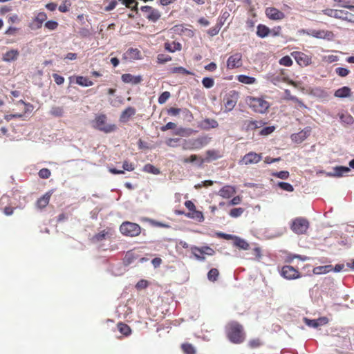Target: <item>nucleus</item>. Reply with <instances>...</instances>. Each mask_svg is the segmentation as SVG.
Segmentation results:
<instances>
[{
    "label": "nucleus",
    "instance_id": "9b49d317",
    "mask_svg": "<svg viewBox=\"0 0 354 354\" xmlns=\"http://www.w3.org/2000/svg\"><path fill=\"white\" fill-rule=\"evenodd\" d=\"M280 274L283 278L288 280L296 279L301 277L299 271L291 266H283L281 268Z\"/></svg>",
    "mask_w": 354,
    "mask_h": 354
},
{
    "label": "nucleus",
    "instance_id": "c756f323",
    "mask_svg": "<svg viewBox=\"0 0 354 354\" xmlns=\"http://www.w3.org/2000/svg\"><path fill=\"white\" fill-rule=\"evenodd\" d=\"M246 124V131H254L259 128H261L265 122L262 120H249L247 122Z\"/></svg>",
    "mask_w": 354,
    "mask_h": 354
},
{
    "label": "nucleus",
    "instance_id": "37998d69",
    "mask_svg": "<svg viewBox=\"0 0 354 354\" xmlns=\"http://www.w3.org/2000/svg\"><path fill=\"white\" fill-rule=\"evenodd\" d=\"M172 59L171 57L165 54H158L157 55L156 62L158 64H164Z\"/></svg>",
    "mask_w": 354,
    "mask_h": 354
},
{
    "label": "nucleus",
    "instance_id": "9d476101",
    "mask_svg": "<svg viewBox=\"0 0 354 354\" xmlns=\"http://www.w3.org/2000/svg\"><path fill=\"white\" fill-rule=\"evenodd\" d=\"M191 252L197 260L201 261H205V256H199L198 252L200 254H205L208 256H212L215 254L214 250L209 246H203L201 248L197 246H192L191 247Z\"/></svg>",
    "mask_w": 354,
    "mask_h": 354
},
{
    "label": "nucleus",
    "instance_id": "774afa93",
    "mask_svg": "<svg viewBox=\"0 0 354 354\" xmlns=\"http://www.w3.org/2000/svg\"><path fill=\"white\" fill-rule=\"evenodd\" d=\"M122 168L124 170H127L129 171H131L135 169L134 165L132 163L129 162L128 161H124L123 162Z\"/></svg>",
    "mask_w": 354,
    "mask_h": 354
},
{
    "label": "nucleus",
    "instance_id": "3c124183",
    "mask_svg": "<svg viewBox=\"0 0 354 354\" xmlns=\"http://www.w3.org/2000/svg\"><path fill=\"white\" fill-rule=\"evenodd\" d=\"M144 171L153 174H158L160 173L159 169L151 164L145 165Z\"/></svg>",
    "mask_w": 354,
    "mask_h": 354
},
{
    "label": "nucleus",
    "instance_id": "ddd939ff",
    "mask_svg": "<svg viewBox=\"0 0 354 354\" xmlns=\"http://www.w3.org/2000/svg\"><path fill=\"white\" fill-rule=\"evenodd\" d=\"M140 10L145 13V17L151 21L156 22L161 17L160 12L157 10L149 6H142Z\"/></svg>",
    "mask_w": 354,
    "mask_h": 354
},
{
    "label": "nucleus",
    "instance_id": "79ce46f5",
    "mask_svg": "<svg viewBox=\"0 0 354 354\" xmlns=\"http://www.w3.org/2000/svg\"><path fill=\"white\" fill-rule=\"evenodd\" d=\"M219 272L216 268H212L207 273V279L212 282L217 280Z\"/></svg>",
    "mask_w": 354,
    "mask_h": 354
},
{
    "label": "nucleus",
    "instance_id": "bf43d9fd",
    "mask_svg": "<svg viewBox=\"0 0 354 354\" xmlns=\"http://www.w3.org/2000/svg\"><path fill=\"white\" fill-rule=\"evenodd\" d=\"M336 73L340 77H346L347 76L350 71L348 69L343 67H338L335 69Z\"/></svg>",
    "mask_w": 354,
    "mask_h": 354
},
{
    "label": "nucleus",
    "instance_id": "72a5a7b5",
    "mask_svg": "<svg viewBox=\"0 0 354 354\" xmlns=\"http://www.w3.org/2000/svg\"><path fill=\"white\" fill-rule=\"evenodd\" d=\"M339 119L341 122L346 124H352L354 122V118L347 112L345 113H339Z\"/></svg>",
    "mask_w": 354,
    "mask_h": 354
},
{
    "label": "nucleus",
    "instance_id": "6e6d98bb",
    "mask_svg": "<svg viewBox=\"0 0 354 354\" xmlns=\"http://www.w3.org/2000/svg\"><path fill=\"white\" fill-rule=\"evenodd\" d=\"M274 131V127H264L263 129H261L259 131V135H261V136H268L270 133H272L273 131Z\"/></svg>",
    "mask_w": 354,
    "mask_h": 354
},
{
    "label": "nucleus",
    "instance_id": "39448f33",
    "mask_svg": "<svg viewBox=\"0 0 354 354\" xmlns=\"http://www.w3.org/2000/svg\"><path fill=\"white\" fill-rule=\"evenodd\" d=\"M322 12L324 15L330 17L354 22V15L348 11L328 8L324 10Z\"/></svg>",
    "mask_w": 354,
    "mask_h": 354
},
{
    "label": "nucleus",
    "instance_id": "5fc2aeb1",
    "mask_svg": "<svg viewBox=\"0 0 354 354\" xmlns=\"http://www.w3.org/2000/svg\"><path fill=\"white\" fill-rule=\"evenodd\" d=\"M272 176L285 180V179L288 178L290 175H289V172L288 171H281L272 173Z\"/></svg>",
    "mask_w": 354,
    "mask_h": 354
},
{
    "label": "nucleus",
    "instance_id": "13d9d810",
    "mask_svg": "<svg viewBox=\"0 0 354 354\" xmlns=\"http://www.w3.org/2000/svg\"><path fill=\"white\" fill-rule=\"evenodd\" d=\"M170 97V93L169 91H165L158 97V103L162 104L166 102V101Z\"/></svg>",
    "mask_w": 354,
    "mask_h": 354
},
{
    "label": "nucleus",
    "instance_id": "1a4fd4ad",
    "mask_svg": "<svg viewBox=\"0 0 354 354\" xmlns=\"http://www.w3.org/2000/svg\"><path fill=\"white\" fill-rule=\"evenodd\" d=\"M261 256L260 248L256 243H247L245 242V257L249 260L259 259Z\"/></svg>",
    "mask_w": 354,
    "mask_h": 354
},
{
    "label": "nucleus",
    "instance_id": "a18cd8bd",
    "mask_svg": "<svg viewBox=\"0 0 354 354\" xmlns=\"http://www.w3.org/2000/svg\"><path fill=\"white\" fill-rule=\"evenodd\" d=\"M50 113L55 117H62L64 115V109L61 106H53L51 108Z\"/></svg>",
    "mask_w": 354,
    "mask_h": 354
},
{
    "label": "nucleus",
    "instance_id": "338daca9",
    "mask_svg": "<svg viewBox=\"0 0 354 354\" xmlns=\"http://www.w3.org/2000/svg\"><path fill=\"white\" fill-rule=\"evenodd\" d=\"M148 286V281L145 279L140 280L136 285L137 289H144Z\"/></svg>",
    "mask_w": 354,
    "mask_h": 354
},
{
    "label": "nucleus",
    "instance_id": "09e8293b",
    "mask_svg": "<svg viewBox=\"0 0 354 354\" xmlns=\"http://www.w3.org/2000/svg\"><path fill=\"white\" fill-rule=\"evenodd\" d=\"M202 84H203V86L205 88H210L214 86V80L212 77H204L202 80Z\"/></svg>",
    "mask_w": 354,
    "mask_h": 354
},
{
    "label": "nucleus",
    "instance_id": "7ed1b4c3",
    "mask_svg": "<svg viewBox=\"0 0 354 354\" xmlns=\"http://www.w3.org/2000/svg\"><path fill=\"white\" fill-rule=\"evenodd\" d=\"M120 232L125 236L136 237L141 234V227L130 221H124L120 226Z\"/></svg>",
    "mask_w": 354,
    "mask_h": 354
},
{
    "label": "nucleus",
    "instance_id": "f704fd0d",
    "mask_svg": "<svg viewBox=\"0 0 354 354\" xmlns=\"http://www.w3.org/2000/svg\"><path fill=\"white\" fill-rule=\"evenodd\" d=\"M331 270H333V266L331 265H327L315 267L313 271L315 274H322L328 273Z\"/></svg>",
    "mask_w": 354,
    "mask_h": 354
},
{
    "label": "nucleus",
    "instance_id": "a211bd4d",
    "mask_svg": "<svg viewBox=\"0 0 354 354\" xmlns=\"http://www.w3.org/2000/svg\"><path fill=\"white\" fill-rule=\"evenodd\" d=\"M328 322V319L326 317H322L316 319H309L305 318V323L307 326L313 328H318L321 326H324Z\"/></svg>",
    "mask_w": 354,
    "mask_h": 354
},
{
    "label": "nucleus",
    "instance_id": "8fccbe9b",
    "mask_svg": "<svg viewBox=\"0 0 354 354\" xmlns=\"http://www.w3.org/2000/svg\"><path fill=\"white\" fill-rule=\"evenodd\" d=\"M58 23L55 21L50 20L46 21L44 27L49 30H55L58 28Z\"/></svg>",
    "mask_w": 354,
    "mask_h": 354
},
{
    "label": "nucleus",
    "instance_id": "603ef678",
    "mask_svg": "<svg viewBox=\"0 0 354 354\" xmlns=\"http://www.w3.org/2000/svg\"><path fill=\"white\" fill-rule=\"evenodd\" d=\"M279 63L281 65L285 66H290L292 64V60L291 58L286 55L281 58L279 61Z\"/></svg>",
    "mask_w": 354,
    "mask_h": 354
},
{
    "label": "nucleus",
    "instance_id": "864d4df0",
    "mask_svg": "<svg viewBox=\"0 0 354 354\" xmlns=\"http://www.w3.org/2000/svg\"><path fill=\"white\" fill-rule=\"evenodd\" d=\"M38 174L41 178L47 179L50 176L51 172L48 169L43 168L39 170Z\"/></svg>",
    "mask_w": 354,
    "mask_h": 354
},
{
    "label": "nucleus",
    "instance_id": "0e129e2a",
    "mask_svg": "<svg viewBox=\"0 0 354 354\" xmlns=\"http://www.w3.org/2000/svg\"><path fill=\"white\" fill-rule=\"evenodd\" d=\"M243 213V209L242 208H234L232 209H231L230 212V215L232 217H237V216H239L242 214Z\"/></svg>",
    "mask_w": 354,
    "mask_h": 354
},
{
    "label": "nucleus",
    "instance_id": "2f4dec72",
    "mask_svg": "<svg viewBox=\"0 0 354 354\" xmlns=\"http://www.w3.org/2000/svg\"><path fill=\"white\" fill-rule=\"evenodd\" d=\"M186 216L194 219L198 222H202L204 221V216L203 212L196 210V209L186 214Z\"/></svg>",
    "mask_w": 354,
    "mask_h": 354
},
{
    "label": "nucleus",
    "instance_id": "6e6552de",
    "mask_svg": "<svg viewBox=\"0 0 354 354\" xmlns=\"http://www.w3.org/2000/svg\"><path fill=\"white\" fill-rule=\"evenodd\" d=\"M207 144L206 138H198L196 139L184 140L182 144L183 150H194L203 148Z\"/></svg>",
    "mask_w": 354,
    "mask_h": 354
},
{
    "label": "nucleus",
    "instance_id": "a878e982",
    "mask_svg": "<svg viewBox=\"0 0 354 354\" xmlns=\"http://www.w3.org/2000/svg\"><path fill=\"white\" fill-rule=\"evenodd\" d=\"M19 55V52L17 49H11L3 55V60L7 62H10L17 59Z\"/></svg>",
    "mask_w": 354,
    "mask_h": 354
},
{
    "label": "nucleus",
    "instance_id": "423d86ee",
    "mask_svg": "<svg viewBox=\"0 0 354 354\" xmlns=\"http://www.w3.org/2000/svg\"><path fill=\"white\" fill-rule=\"evenodd\" d=\"M309 227L308 221L303 217H297L292 221L290 229L297 234H302L306 232Z\"/></svg>",
    "mask_w": 354,
    "mask_h": 354
},
{
    "label": "nucleus",
    "instance_id": "c85d7f7f",
    "mask_svg": "<svg viewBox=\"0 0 354 354\" xmlns=\"http://www.w3.org/2000/svg\"><path fill=\"white\" fill-rule=\"evenodd\" d=\"M207 157L205 160L206 162H210L212 160H217L221 158L223 156V154L217 150H208L206 151ZM204 162L203 159H201V163Z\"/></svg>",
    "mask_w": 354,
    "mask_h": 354
},
{
    "label": "nucleus",
    "instance_id": "4468645a",
    "mask_svg": "<svg viewBox=\"0 0 354 354\" xmlns=\"http://www.w3.org/2000/svg\"><path fill=\"white\" fill-rule=\"evenodd\" d=\"M238 97V93L234 91H230L224 97L223 103L226 111H230L233 109L237 102Z\"/></svg>",
    "mask_w": 354,
    "mask_h": 354
},
{
    "label": "nucleus",
    "instance_id": "2eb2a0df",
    "mask_svg": "<svg viewBox=\"0 0 354 354\" xmlns=\"http://www.w3.org/2000/svg\"><path fill=\"white\" fill-rule=\"evenodd\" d=\"M47 19V15L44 12H38L29 24L31 30H35L41 28L44 21Z\"/></svg>",
    "mask_w": 354,
    "mask_h": 354
},
{
    "label": "nucleus",
    "instance_id": "f3484780",
    "mask_svg": "<svg viewBox=\"0 0 354 354\" xmlns=\"http://www.w3.org/2000/svg\"><path fill=\"white\" fill-rule=\"evenodd\" d=\"M228 68H234L242 66V55L241 53H236L231 55L227 62Z\"/></svg>",
    "mask_w": 354,
    "mask_h": 354
},
{
    "label": "nucleus",
    "instance_id": "f03ea898",
    "mask_svg": "<svg viewBox=\"0 0 354 354\" xmlns=\"http://www.w3.org/2000/svg\"><path fill=\"white\" fill-rule=\"evenodd\" d=\"M245 101L257 113H266L270 107V103L263 98L248 96Z\"/></svg>",
    "mask_w": 354,
    "mask_h": 354
},
{
    "label": "nucleus",
    "instance_id": "4c0bfd02",
    "mask_svg": "<svg viewBox=\"0 0 354 354\" xmlns=\"http://www.w3.org/2000/svg\"><path fill=\"white\" fill-rule=\"evenodd\" d=\"M234 189L230 186L223 187L219 191L220 196H221L223 198L231 197L234 194Z\"/></svg>",
    "mask_w": 354,
    "mask_h": 354
},
{
    "label": "nucleus",
    "instance_id": "bb28decb",
    "mask_svg": "<svg viewBox=\"0 0 354 354\" xmlns=\"http://www.w3.org/2000/svg\"><path fill=\"white\" fill-rule=\"evenodd\" d=\"M164 48L169 53H175L176 51H180L182 50V45L178 41H167L164 44Z\"/></svg>",
    "mask_w": 354,
    "mask_h": 354
},
{
    "label": "nucleus",
    "instance_id": "ea45409f",
    "mask_svg": "<svg viewBox=\"0 0 354 354\" xmlns=\"http://www.w3.org/2000/svg\"><path fill=\"white\" fill-rule=\"evenodd\" d=\"M76 83L82 86H90L93 84V82L89 80L87 77L83 76L76 77Z\"/></svg>",
    "mask_w": 354,
    "mask_h": 354
},
{
    "label": "nucleus",
    "instance_id": "e2e57ef3",
    "mask_svg": "<svg viewBox=\"0 0 354 354\" xmlns=\"http://www.w3.org/2000/svg\"><path fill=\"white\" fill-rule=\"evenodd\" d=\"M176 127V124L174 122H169L167 123L165 126L160 127L161 131H166L169 129H174Z\"/></svg>",
    "mask_w": 354,
    "mask_h": 354
},
{
    "label": "nucleus",
    "instance_id": "7c9ffc66",
    "mask_svg": "<svg viewBox=\"0 0 354 354\" xmlns=\"http://www.w3.org/2000/svg\"><path fill=\"white\" fill-rule=\"evenodd\" d=\"M257 35L260 38H265L270 33V29L263 24H259L257 27Z\"/></svg>",
    "mask_w": 354,
    "mask_h": 354
},
{
    "label": "nucleus",
    "instance_id": "69168bd1",
    "mask_svg": "<svg viewBox=\"0 0 354 354\" xmlns=\"http://www.w3.org/2000/svg\"><path fill=\"white\" fill-rule=\"evenodd\" d=\"M53 77L54 81L58 85H61L64 82V78L62 76H61L57 73L53 74Z\"/></svg>",
    "mask_w": 354,
    "mask_h": 354
},
{
    "label": "nucleus",
    "instance_id": "052dcab7",
    "mask_svg": "<svg viewBox=\"0 0 354 354\" xmlns=\"http://www.w3.org/2000/svg\"><path fill=\"white\" fill-rule=\"evenodd\" d=\"M215 236L217 238L223 239L225 240H232L234 239V236L232 234H225L221 232H218L215 233Z\"/></svg>",
    "mask_w": 354,
    "mask_h": 354
},
{
    "label": "nucleus",
    "instance_id": "680f3d73",
    "mask_svg": "<svg viewBox=\"0 0 354 354\" xmlns=\"http://www.w3.org/2000/svg\"><path fill=\"white\" fill-rule=\"evenodd\" d=\"M261 345V342L259 339H254L248 342V346L252 348H258Z\"/></svg>",
    "mask_w": 354,
    "mask_h": 354
},
{
    "label": "nucleus",
    "instance_id": "412c9836",
    "mask_svg": "<svg viewBox=\"0 0 354 354\" xmlns=\"http://www.w3.org/2000/svg\"><path fill=\"white\" fill-rule=\"evenodd\" d=\"M138 258L139 255L135 253L133 250H129L126 252L124 257L122 259V263L124 266H128Z\"/></svg>",
    "mask_w": 354,
    "mask_h": 354
},
{
    "label": "nucleus",
    "instance_id": "b1692460",
    "mask_svg": "<svg viewBox=\"0 0 354 354\" xmlns=\"http://www.w3.org/2000/svg\"><path fill=\"white\" fill-rule=\"evenodd\" d=\"M121 78L124 83H131L132 84H138L142 81L141 76H134L130 73L123 74Z\"/></svg>",
    "mask_w": 354,
    "mask_h": 354
},
{
    "label": "nucleus",
    "instance_id": "4be33fe9",
    "mask_svg": "<svg viewBox=\"0 0 354 354\" xmlns=\"http://www.w3.org/2000/svg\"><path fill=\"white\" fill-rule=\"evenodd\" d=\"M262 158L261 153L250 152L245 155V164H255L259 162Z\"/></svg>",
    "mask_w": 354,
    "mask_h": 354
},
{
    "label": "nucleus",
    "instance_id": "6ab92c4d",
    "mask_svg": "<svg viewBox=\"0 0 354 354\" xmlns=\"http://www.w3.org/2000/svg\"><path fill=\"white\" fill-rule=\"evenodd\" d=\"M123 58L126 60H136L141 59V53L138 48H129L124 54Z\"/></svg>",
    "mask_w": 354,
    "mask_h": 354
},
{
    "label": "nucleus",
    "instance_id": "20e7f679",
    "mask_svg": "<svg viewBox=\"0 0 354 354\" xmlns=\"http://www.w3.org/2000/svg\"><path fill=\"white\" fill-rule=\"evenodd\" d=\"M226 331L227 337L231 342L234 343L242 342V327L241 325L234 322L230 323L227 325Z\"/></svg>",
    "mask_w": 354,
    "mask_h": 354
},
{
    "label": "nucleus",
    "instance_id": "a19ab883",
    "mask_svg": "<svg viewBox=\"0 0 354 354\" xmlns=\"http://www.w3.org/2000/svg\"><path fill=\"white\" fill-rule=\"evenodd\" d=\"M119 1L132 10H138V2L136 0H119Z\"/></svg>",
    "mask_w": 354,
    "mask_h": 354
},
{
    "label": "nucleus",
    "instance_id": "473e14b6",
    "mask_svg": "<svg viewBox=\"0 0 354 354\" xmlns=\"http://www.w3.org/2000/svg\"><path fill=\"white\" fill-rule=\"evenodd\" d=\"M309 131H301L298 133H294L291 136V138L296 142H301L308 136Z\"/></svg>",
    "mask_w": 354,
    "mask_h": 354
},
{
    "label": "nucleus",
    "instance_id": "c03bdc74",
    "mask_svg": "<svg viewBox=\"0 0 354 354\" xmlns=\"http://www.w3.org/2000/svg\"><path fill=\"white\" fill-rule=\"evenodd\" d=\"M203 123L207 128L214 129V128H217L218 127V122L216 120H215L214 119H209V118L205 119L203 120Z\"/></svg>",
    "mask_w": 354,
    "mask_h": 354
},
{
    "label": "nucleus",
    "instance_id": "cd10ccee",
    "mask_svg": "<svg viewBox=\"0 0 354 354\" xmlns=\"http://www.w3.org/2000/svg\"><path fill=\"white\" fill-rule=\"evenodd\" d=\"M52 193L50 192H46L44 195H43L41 197L38 198L36 203V205L39 209H43L46 207L50 201V197H51Z\"/></svg>",
    "mask_w": 354,
    "mask_h": 354
},
{
    "label": "nucleus",
    "instance_id": "aec40b11",
    "mask_svg": "<svg viewBox=\"0 0 354 354\" xmlns=\"http://www.w3.org/2000/svg\"><path fill=\"white\" fill-rule=\"evenodd\" d=\"M9 202V197L8 196H2L0 198V209L3 212L6 216H10L13 214L15 208L10 206H6L5 205Z\"/></svg>",
    "mask_w": 354,
    "mask_h": 354
},
{
    "label": "nucleus",
    "instance_id": "49530a36",
    "mask_svg": "<svg viewBox=\"0 0 354 354\" xmlns=\"http://www.w3.org/2000/svg\"><path fill=\"white\" fill-rule=\"evenodd\" d=\"M172 73H180L183 75H193L192 72L183 66L174 67L171 69Z\"/></svg>",
    "mask_w": 354,
    "mask_h": 354
},
{
    "label": "nucleus",
    "instance_id": "0eeeda50",
    "mask_svg": "<svg viewBox=\"0 0 354 354\" xmlns=\"http://www.w3.org/2000/svg\"><path fill=\"white\" fill-rule=\"evenodd\" d=\"M115 234V230L111 227H106L98 233L94 234L91 241L93 243L102 242L104 240H111L114 238Z\"/></svg>",
    "mask_w": 354,
    "mask_h": 354
},
{
    "label": "nucleus",
    "instance_id": "58836bf2",
    "mask_svg": "<svg viewBox=\"0 0 354 354\" xmlns=\"http://www.w3.org/2000/svg\"><path fill=\"white\" fill-rule=\"evenodd\" d=\"M181 349L185 354H196L195 347L189 343H183L181 344Z\"/></svg>",
    "mask_w": 354,
    "mask_h": 354
},
{
    "label": "nucleus",
    "instance_id": "393cba45",
    "mask_svg": "<svg viewBox=\"0 0 354 354\" xmlns=\"http://www.w3.org/2000/svg\"><path fill=\"white\" fill-rule=\"evenodd\" d=\"M352 91L348 86H343L338 88L334 93V96L337 98H345L351 96Z\"/></svg>",
    "mask_w": 354,
    "mask_h": 354
},
{
    "label": "nucleus",
    "instance_id": "5701e85b",
    "mask_svg": "<svg viewBox=\"0 0 354 354\" xmlns=\"http://www.w3.org/2000/svg\"><path fill=\"white\" fill-rule=\"evenodd\" d=\"M136 109L132 106H129L125 109L121 113L120 117V121L122 122H126L129 121L131 117L136 114Z\"/></svg>",
    "mask_w": 354,
    "mask_h": 354
},
{
    "label": "nucleus",
    "instance_id": "4d7b16f0",
    "mask_svg": "<svg viewBox=\"0 0 354 354\" xmlns=\"http://www.w3.org/2000/svg\"><path fill=\"white\" fill-rule=\"evenodd\" d=\"M335 176H342L344 173H347L350 171V169L348 167H337L335 169Z\"/></svg>",
    "mask_w": 354,
    "mask_h": 354
},
{
    "label": "nucleus",
    "instance_id": "f257e3e1",
    "mask_svg": "<svg viewBox=\"0 0 354 354\" xmlns=\"http://www.w3.org/2000/svg\"><path fill=\"white\" fill-rule=\"evenodd\" d=\"M106 121L107 117L105 114L97 115L91 122L92 127L106 133L115 131L117 129V126L114 124H108Z\"/></svg>",
    "mask_w": 354,
    "mask_h": 354
},
{
    "label": "nucleus",
    "instance_id": "f8f14e48",
    "mask_svg": "<svg viewBox=\"0 0 354 354\" xmlns=\"http://www.w3.org/2000/svg\"><path fill=\"white\" fill-rule=\"evenodd\" d=\"M297 63L301 67L309 66L312 63L311 56L300 51H294L291 53Z\"/></svg>",
    "mask_w": 354,
    "mask_h": 354
},
{
    "label": "nucleus",
    "instance_id": "de8ad7c7",
    "mask_svg": "<svg viewBox=\"0 0 354 354\" xmlns=\"http://www.w3.org/2000/svg\"><path fill=\"white\" fill-rule=\"evenodd\" d=\"M277 186L279 188H281V189L286 191V192H292L294 191V188H293L292 185L288 183L279 182V183H278Z\"/></svg>",
    "mask_w": 354,
    "mask_h": 354
},
{
    "label": "nucleus",
    "instance_id": "c9c22d12",
    "mask_svg": "<svg viewBox=\"0 0 354 354\" xmlns=\"http://www.w3.org/2000/svg\"><path fill=\"white\" fill-rule=\"evenodd\" d=\"M117 326L120 333L125 336H129L131 333V329L127 324L119 322Z\"/></svg>",
    "mask_w": 354,
    "mask_h": 354
},
{
    "label": "nucleus",
    "instance_id": "e433bc0d",
    "mask_svg": "<svg viewBox=\"0 0 354 354\" xmlns=\"http://www.w3.org/2000/svg\"><path fill=\"white\" fill-rule=\"evenodd\" d=\"M270 81L275 85L279 83L280 82H286V77H284V73L283 70L281 71V73L279 75H272L270 77Z\"/></svg>",
    "mask_w": 354,
    "mask_h": 354
},
{
    "label": "nucleus",
    "instance_id": "dca6fc26",
    "mask_svg": "<svg viewBox=\"0 0 354 354\" xmlns=\"http://www.w3.org/2000/svg\"><path fill=\"white\" fill-rule=\"evenodd\" d=\"M266 16L270 20L280 21L285 18V14L274 7H268L265 10Z\"/></svg>",
    "mask_w": 354,
    "mask_h": 354
}]
</instances>
